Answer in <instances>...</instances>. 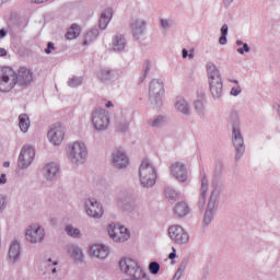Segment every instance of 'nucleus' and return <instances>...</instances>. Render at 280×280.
<instances>
[{"instance_id":"obj_1","label":"nucleus","mask_w":280,"mask_h":280,"mask_svg":"<svg viewBox=\"0 0 280 280\" xmlns=\"http://www.w3.org/2000/svg\"><path fill=\"white\" fill-rule=\"evenodd\" d=\"M34 82V72L25 67L18 71L10 67H0V93H10L16 84L30 86Z\"/></svg>"},{"instance_id":"obj_2","label":"nucleus","mask_w":280,"mask_h":280,"mask_svg":"<svg viewBox=\"0 0 280 280\" xmlns=\"http://www.w3.org/2000/svg\"><path fill=\"white\" fill-rule=\"evenodd\" d=\"M228 124L232 126V143L235 149V161H240L246 152L244 136H242V131L240 130V114L232 110L228 116Z\"/></svg>"},{"instance_id":"obj_3","label":"nucleus","mask_w":280,"mask_h":280,"mask_svg":"<svg viewBox=\"0 0 280 280\" xmlns=\"http://www.w3.org/2000/svg\"><path fill=\"white\" fill-rule=\"evenodd\" d=\"M207 73H208V82L210 93L213 100L220 102L222 100V95H224L223 86L224 82L222 81V74L220 73V69L213 62L207 63Z\"/></svg>"},{"instance_id":"obj_4","label":"nucleus","mask_w":280,"mask_h":280,"mask_svg":"<svg viewBox=\"0 0 280 280\" xmlns=\"http://www.w3.org/2000/svg\"><path fill=\"white\" fill-rule=\"evenodd\" d=\"M66 156L72 165H84L89 159V149L82 141H74L66 147Z\"/></svg>"},{"instance_id":"obj_5","label":"nucleus","mask_w":280,"mask_h":280,"mask_svg":"<svg viewBox=\"0 0 280 280\" xmlns=\"http://www.w3.org/2000/svg\"><path fill=\"white\" fill-rule=\"evenodd\" d=\"M139 180L140 185L145 189H150L156 185V167H154V164L149 159L142 160L140 164Z\"/></svg>"},{"instance_id":"obj_6","label":"nucleus","mask_w":280,"mask_h":280,"mask_svg":"<svg viewBox=\"0 0 280 280\" xmlns=\"http://www.w3.org/2000/svg\"><path fill=\"white\" fill-rule=\"evenodd\" d=\"M165 93L163 81L154 79L149 85V102L153 108H161V100Z\"/></svg>"},{"instance_id":"obj_7","label":"nucleus","mask_w":280,"mask_h":280,"mask_svg":"<svg viewBox=\"0 0 280 280\" xmlns=\"http://www.w3.org/2000/svg\"><path fill=\"white\" fill-rule=\"evenodd\" d=\"M92 124L94 129L101 132L102 130L108 129V124H110V117L108 116V110L105 108H96L92 113Z\"/></svg>"},{"instance_id":"obj_8","label":"nucleus","mask_w":280,"mask_h":280,"mask_svg":"<svg viewBox=\"0 0 280 280\" xmlns=\"http://www.w3.org/2000/svg\"><path fill=\"white\" fill-rule=\"evenodd\" d=\"M220 197V191L218 189H213L211 191L207 210L203 215V226H209L211 222H213V218L215 215V212L218 211V198Z\"/></svg>"},{"instance_id":"obj_9","label":"nucleus","mask_w":280,"mask_h":280,"mask_svg":"<svg viewBox=\"0 0 280 280\" xmlns=\"http://www.w3.org/2000/svg\"><path fill=\"white\" fill-rule=\"evenodd\" d=\"M36 156V151L34 150V147L30 144H25L20 152L19 159H18V167L19 170H27L32 163H34V159Z\"/></svg>"},{"instance_id":"obj_10","label":"nucleus","mask_w":280,"mask_h":280,"mask_svg":"<svg viewBox=\"0 0 280 280\" xmlns=\"http://www.w3.org/2000/svg\"><path fill=\"white\" fill-rule=\"evenodd\" d=\"M108 234L113 242H118L120 244L130 240V231L121 225L109 224Z\"/></svg>"},{"instance_id":"obj_11","label":"nucleus","mask_w":280,"mask_h":280,"mask_svg":"<svg viewBox=\"0 0 280 280\" xmlns=\"http://www.w3.org/2000/svg\"><path fill=\"white\" fill-rule=\"evenodd\" d=\"M85 211L89 218H94V220H100L104 215V208L102 203L95 198H88L84 202Z\"/></svg>"},{"instance_id":"obj_12","label":"nucleus","mask_w":280,"mask_h":280,"mask_svg":"<svg viewBox=\"0 0 280 280\" xmlns=\"http://www.w3.org/2000/svg\"><path fill=\"white\" fill-rule=\"evenodd\" d=\"M65 126L60 124H55L48 130L47 137L48 141L52 143V145H60L62 141H65Z\"/></svg>"},{"instance_id":"obj_13","label":"nucleus","mask_w":280,"mask_h":280,"mask_svg":"<svg viewBox=\"0 0 280 280\" xmlns=\"http://www.w3.org/2000/svg\"><path fill=\"white\" fill-rule=\"evenodd\" d=\"M168 235L175 244H187L189 234L180 225H172L168 228Z\"/></svg>"},{"instance_id":"obj_14","label":"nucleus","mask_w":280,"mask_h":280,"mask_svg":"<svg viewBox=\"0 0 280 280\" xmlns=\"http://www.w3.org/2000/svg\"><path fill=\"white\" fill-rule=\"evenodd\" d=\"M45 240V229L40 225H31L26 230V241L30 244H40Z\"/></svg>"},{"instance_id":"obj_15","label":"nucleus","mask_w":280,"mask_h":280,"mask_svg":"<svg viewBox=\"0 0 280 280\" xmlns=\"http://www.w3.org/2000/svg\"><path fill=\"white\" fill-rule=\"evenodd\" d=\"M171 174L178 183H187V179L189 178V171H187V165L183 162L173 163L171 165Z\"/></svg>"},{"instance_id":"obj_16","label":"nucleus","mask_w":280,"mask_h":280,"mask_svg":"<svg viewBox=\"0 0 280 280\" xmlns=\"http://www.w3.org/2000/svg\"><path fill=\"white\" fill-rule=\"evenodd\" d=\"M112 164L116 170H126L130 165L128 154L124 150L114 151L112 154Z\"/></svg>"},{"instance_id":"obj_17","label":"nucleus","mask_w":280,"mask_h":280,"mask_svg":"<svg viewBox=\"0 0 280 280\" xmlns=\"http://www.w3.org/2000/svg\"><path fill=\"white\" fill-rule=\"evenodd\" d=\"M59 175H60V165H58V163L56 162L47 163L42 168V176H44L46 180H49V182L56 180V178H58Z\"/></svg>"},{"instance_id":"obj_18","label":"nucleus","mask_w":280,"mask_h":280,"mask_svg":"<svg viewBox=\"0 0 280 280\" xmlns=\"http://www.w3.org/2000/svg\"><path fill=\"white\" fill-rule=\"evenodd\" d=\"M90 255L95 259L104 260L108 257V247L102 244H94L90 247Z\"/></svg>"},{"instance_id":"obj_19","label":"nucleus","mask_w":280,"mask_h":280,"mask_svg":"<svg viewBox=\"0 0 280 280\" xmlns=\"http://www.w3.org/2000/svg\"><path fill=\"white\" fill-rule=\"evenodd\" d=\"M131 32L135 38L137 39L141 38V36L145 34V21L141 19L132 20Z\"/></svg>"},{"instance_id":"obj_20","label":"nucleus","mask_w":280,"mask_h":280,"mask_svg":"<svg viewBox=\"0 0 280 280\" xmlns=\"http://www.w3.org/2000/svg\"><path fill=\"white\" fill-rule=\"evenodd\" d=\"M68 255L74 264H82L84 261V252L77 245L68 246Z\"/></svg>"},{"instance_id":"obj_21","label":"nucleus","mask_w":280,"mask_h":280,"mask_svg":"<svg viewBox=\"0 0 280 280\" xmlns=\"http://www.w3.org/2000/svg\"><path fill=\"white\" fill-rule=\"evenodd\" d=\"M175 109L177 110V113H182V115H185L186 117H189V115H191L189 102H187V100H185V97L183 96L176 97Z\"/></svg>"},{"instance_id":"obj_22","label":"nucleus","mask_w":280,"mask_h":280,"mask_svg":"<svg viewBox=\"0 0 280 280\" xmlns=\"http://www.w3.org/2000/svg\"><path fill=\"white\" fill-rule=\"evenodd\" d=\"M21 259V243L19 241H13L9 248V261L11 264H16Z\"/></svg>"},{"instance_id":"obj_23","label":"nucleus","mask_w":280,"mask_h":280,"mask_svg":"<svg viewBox=\"0 0 280 280\" xmlns=\"http://www.w3.org/2000/svg\"><path fill=\"white\" fill-rule=\"evenodd\" d=\"M201 176L199 203L205 207V203L207 202V194L209 192V179H207V173H205V171L201 172Z\"/></svg>"},{"instance_id":"obj_24","label":"nucleus","mask_w":280,"mask_h":280,"mask_svg":"<svg viewBox=\"0 0 280 280\" xmlns=\"http://www.w3.org/2000/svg\"><path fill=\"white\" fill-rule=\"evenodd\" d=\"M128 45V42L126 40V37L121 34H117L113 38V49L114 51H117L118 54H121V51H126V47Z\"/></svg>"},{"instance_id":"obj_25","label":"nucleus","mask_w":280,"mask_h":280,"mask_svg":"<svg viewBox=\"0 0 280 280\" xmlns=\"http://www.w3.org/2000/svg\"><path fill=\"white\" fill-rule=\"evenodd\" d=\"M112 19H113V9L110 8L105 9L101 14L100 24H98L100 28L105 30L106 27H108V23H110Z\"/></svg>"},{"instance_id":"obj_26","label":"nucleus","mask_w":280,"mask_h":280,"mask_svg":"<svg viewBox=\"0 0 280 280\" xmlns=\"http://www.w3.org/2000/svg\"><path fill=\"white\" fill-rule=\"evenodd\" d=\"M205 106H207V98L205 96L195 101V110L198 113L199 117H205V115H207Z\"/></svg>"},{"instance_id":"obj_27","label":"nucleus","mask_w":280,"mask_h":280,"mask_svg":"<svg viewBox=\"0 0 280 280\" xmlns=\"http://www.w3.org/2000/svg\"><path fill=\"white\" fill-rule=\"evenodd\" d=\"M97 78L101 82H110V80L115 79V71L105 68L98 71Z\"/></svg>"},{"instance_id":"obj_28","label":"nucleus","mask_w":280,"mask_h":280,"mask_svg":"<svg viewBox=\"0 0 280 280\" xmlns=\"http://www.w3.org/2000/svg\"><path fill=\"white\" fill-rule=\"evenodd\" d=\"M174 211L177 218H185V215H189V206L185 201H180L175 206Z\"/></svg>"},{"instance_id":"obj_29","label":"nucleus","mask_w":280,"mask_h":280,"mask_svg":"<svg viewBox=\"0 0 280 280\" xmlns=\"http://www.w3.org/2000/svg\"><path fill=\"white\" fill-rule=\"evenodd\" d=\"M30 116L27 114H21L19 116V128L21 132H27L30 130Z\"/></svg>"},{"instance_id":"obj_30","label":"nucleus","mask_w":280,"mask_h":280,"mask_svg":"<svg viewBox=\"0 0 280 280\" xmlns=\"http://www.w3.org/2000/svg\"><path fill=\"white\" fill-rule=\"evenodd\" d=\"M80 32H81L80 25L72 24L69 27L68 32L66 33L67 40H73V39L78 38V36H80Z\"/></svg>"},{"instance_id":"obj_31","label":"nucleus","mask_w":280,"mask_h":280,"mask_svg":"<svg viewBox=\"0 0 280 280\" xmlns=\"http://www.w3.org/2000/svg\"><path fill=\"white\" fill-rule=\"evenodd\" d=\"M164 196L167 200L176 201L177 198H180V192L172 186H166L164 189Z\"/></svg>"},{"instance_id":"obj_32","label":"nucleus","mask_w":280,"mask_h":280,"mask_svg":"<svg viewBox=\"0 0 280 280\" xmlns=\"http://www.w3.org/2000/svg\"><path fill=\"white\" fill-rule=\"evenodd\" d=\"M100 36V31L97 28L91 30L85 34L83 45H91Z\"/></svg>"},{"instance_id":"obj_33","label":"nucleus","mask_w":280,"mask_h":280,"mask_svg":"<svg viewBox=\"0 0 280 280\" xmlns=\"http://www.w3.org/2000/svg\"><path fill=\"white\" fill-rule=\"evenodd\" d=\"M82 82H84V78L73 75L68 80V86L70 89H78V86H82Z\"/></svg>"},{"instance_id":"obj_34","label":"nucleus","mask_w":280,"mask_h":280,"mask_svg":"<svg viewBox=\"0 0 280 280\" xmlns=\"http://www.w3.org/2000/svg\"><path fill=\"white\" fill-rule=\"evenodd\" d=\"M121 207L124 211H128L129 213L131 211H135V209H137V205L135 203V199L132 198H126Z\"/></svg>"},{"instance_id":"obj_35","label":"nucleus","mask_w":280,"mask_h":280,"mask_svg":"<svg viewBox=\"0 0 280 280\" xmlns=\"http://www.w3.org/2000/svg\"><path fill=\"white\" fill-rule=\"evenodd\" d=\"M66 233L70 237H77V238L82 237V232L80 231V229L73 228V225H67L66 226Z\"/></svg>"},{"instance_id":"obj_36","label":"nucleus","mask_w":280,"mask_h":280,"mask_svg":"<svg viewBox=\"0 0 280 280\" xmlns=\"http://www.w3.org/2000/svg\"><path fill=\"white\" fill-rule=\"evenodd\" d=\"M149 124L152 128H161L165 124V117L156 116L154 119L149 120Z\"/></svg>"},{"instance_id":"obj_37","label":"nucleus","mask_w":280,"mask_h":280,"mask_svg":"<svg viewBox=\"0 0 280 280\" xmlns=\"http://www.w3.org/2000/svg\"><path fill=\"white\" fill-rule=\"evenodd\" d=\"M46 266L51 275H56V272H58V269L56 268V266H58V260H51V258H48L46 260Z\"/></svg>"},{"instance_id":"obj_38","label":"nucleus","mask_w":280,"mask_h":280,"mask_svg":"<svg viewBox=\"0 0 280 280\" xmlns=\"http://www.w3.org/2000/svg\"><path fill=\"white\" fill-rule=\"evenodd\" d=\"M160 270H161V265L158 261H151L149 264V272L151 275H159Z\"/></svg>"},{"instance_id":"obj_39","label":"nucleus","mask_w":280,"mask_h":280,"mask_svg":"<svg viewBox=\"0 0 280 280\" xmlns=\"http://www.w3.org/2000/svg\"><path fill=\"white\" fill-rule=\"evenodd\" d=\"M148 73H150V61H145L142 67V74L140 77V82H143L145 78H148Z\"/></svg>"},{"instance_id":"obj_40","label":"nucleus","mask_w":280,"mask_h":280,"mask_svg":"<svg viewBox=\"0 0 280 280\" xmlns=\"http://www.w3.org/2000/svg\"><path fill=\"white\" fill-rule=\"evenodd\" d=\"M185 268H186L185 262H180L172 280H180V277H183V272H185Z\"/></svg>"},{"instance_id":"obj_41","label":"nucleus","mask_w":280,"mask_h":280,"mask_svg":"<svg viewBox=\"0 0 280 280\" xmlns=\"http://www.w3.org/2000/svg\"><path fill=\"white\" fill-rule=\"evenodd\" d=\"M5 207H8V196L0 194V213L5 211Z\"/></svg>"},{"instance_id":"obj_42","label":"nucleus","mask_w":280,"mask_h":280,"mask_svg":"<svg viewBox=\"0 0 280 280\" xmlns=\"http://www.w3.org/2000/svg\"><path fill=\"white\" fill-rule=\"evenodd\" d=\"M250 51V46L247 44H243V47L237 48V54H241V56H244V54H248Z\"/></svg>"},{"instance_id":"obj_43","label":"nucleus","mask_w":280,"mask_h":280,"mask_svg":"<svg viewBox=\"0 0 280 280\" xmlns=\"http://www.w3.org/2000/svg\"><path fill=\"white\" fill-rule=\"evenodd\" d=\"M242 93V88L240 85H235L231 89L230 95H233V97H237Z\"/></svg>"},{"instance_id":"obj_44","label":"nucleus","mask_w":280,"mask_h":280,"mask_svg":"<svg viewBox=\"0 0 280 280\" xmlns=\"http://www.w3.org/2000/svg\"><path fill=\"white\" fill-rule=\"evenodd\" d=\"M128 128H130V125L126 121L118 124L119 132H128Z\"/></svg>"},{"instance_id":"obj_45","label":"nucleus","mask_w":280,"mask_h":280,"mask_svg":"<svg viewBox=\"0 0 280 280\" xmlns=\"http://www.w3.org/2000/svg\"><path fill=\"white\" fill-rule=\"evenodd\" d=\"M161 27H163V30H170V27H172V21L162 19Z\"/></svg>"},{"instance_id":"obj_46","label":"nucleus","mask_w":280,"mask_h":280,"mask_svg":"<svg viewBox=\"0 0 280 280\" xmlns=\"http://www.w3.org/2000/svg\"><path fill=\"white\" fill-rule=\"evenodd\" d=\"M54 49H56V46H54L52 42H49L47 44V48L45 49V54L49 55V54H51V51H54Z\"/></svg>"},{"instance_id":"obj_47","label":"nucleus","mask_w":280,"mask_h":280,"mask_svg":"<svg viewBox=\"0 0 280 280\" xmlns=\"http://www.w3.org/2000/svg\"><path fill=\"white\" fill-rule=\"evenodd\" d=\"M221 36H229V24H223L221 27Z\"/></svg>"},{"instance_id":"obj_48","label":"nucleus","mask_w":280,"mask_h":280,"mask_svg":"<svg viewBox=\"0 0 280 280\" xmlns=\"http://www.w3.org/2000/svg\"><path fill=\"white\" fill-rule=\"evenodd\" d=\"M219 43L220 45H226V43H229V39H226V35H221V37L219 38Z\"/></svg>"},{"instance_id":"obj_49","label":"nucleus","mask_w":280,"mask_h":280,"mask_svg":"<svg viewBox=\"0 0 280 280\" xmlns=\"http://www.w3.org/2000/svg\"><path fill=\"white\" fill-rule=\"evenodd\" d=\"M8 183V178L5 177V174H1L0 176V185H5Z\"/></svg>"},{"instance_id":"obj_50","label":"nucleus","mask_w":280,"mask_h":280,"mask_svg":"<svg viewBox=\"0 0 280 280\" xmlns=\"http://www.w3.org/2000/svg\"><path fill=\"white\" fill-rule=\"evenodd\" d=\"M235 0H223V5L224 8H231V4L234 2Z\"/></svg>"},{"instance_id":"obj_51","label":"nucleus","mask_w":280,"mask_h":280,"mask_svg":"<svg viewBox=\"0 0 280 280\" xmlns=\"http://www.w3.org/2000/svg\"><path fill=\"white\" fill-rule=\"evenodd\" d=\"M5 36H8V31H5V28H1L0 30V38H5Z\"/></svg>"},{"instance_id":"obj_52","label":"nucleus","mask_w":280,"mask_h":280,"mask_svg":"<svg viewBox=\"0 0 280 280\" xmlns=\"http://www.w3.org/2000/svg\"><path fill=\"white\" fill-rule=\"evenodd\" d=\"M182 56H183V58H188V57H189V50H187L186 48H184V49L182 50Z\"/></svg>"},{"instance_id":"obj_53","label":"nucleus","mask_w":280,"mask_h":280,"mask_svg":"<svg viewBox=\"0 0 280 280\" xmlns=\"http://www.w3.org/2000/svg\"><path fill=\"white\" fill-rule=\"evenodd\" d=\"M168 259H176V248H173V252L168 255Z\"/></svg>"},{"instance_id":"obj_54","label":"nucleus","mask_w":280,"mask_h":280,"mask_svg":"<svg viewBox=\"0 0 280 280\" xmlns=\"http://www.w3.org/2000/svg\"><path fill=\"white\" fill-rule=\"evenodd\" d=\"M3 56H8V50H5V48H0V58H3Z\"/></svg>"},{"instance_id":"obj_55","label":"nucleus","mask_w":280,"mask_h":280,"mask_svg":"<svg viewBox=\"0 0 280 280\" xmlns=\"http://www.w3.org/2000/svg\"><path fill=\"white\" fill-rule=\"evenodd\" d=\"M45 1H47V0H31V3H35V4L39 5V3H45Z\"/></svg>"},{"instance_id":"obj_56","label":"nucleus","mask_w":280,"mask_h":280,"mask_svg":"<svg viewBox=\"0 0 280 280\" xmlns=\"http://www.w3.org/2000/svg\"><path fill=\"white\" fill-rule=\"evenodd\" d=\"M236 45H237V47H242V45L244 46V45H246V43L238 39V40H236Z\"/></svg>"},{"instance_id":"obj_57","label":"nucleus","mask_w":280,"mask_h":280,"mask_svg":"<svg viewBox=\"0 0 280 280\" xmlns=\"http://www.w3.org/2000/svg\"><path fill=\"white\" fill-rule=\"evenodd\" d=\"M113 101H108L107 103H106V108H113Z\"/></svg>"},{"instance_id":"obj_58","label":"nucleus","mask_w":280,"mask_h":280,"mask_svg":"<svg viewBox=\"0 0 280 280\" xmlns=\"http://www.w3.org/2000/svg\"><path fill=\"white\" fill-rule=\"evenodd\" d=\"M215 174L217 175L222 174V165H219V168L215 171Z\"/></svg>"},{"instance_id":"obj_59","label":"nucleus","mask_w":280,"mask_h":280,"mask_svg":"<svg viewBox=\"0 0 280 280\" xmlns=\"http://www.w3.org/2000/svg\"><path fill=\"white\" fill-rule=\"evenodd\" d=\"M188 58H194V50H190V52L188 54Z\"/></svg>"},{"instance_id":"obj_60","label":"nucleus","mask_w":280,"mask_h":280,"mask_svg":"<svg viewBox=\"0 0 280 280\" xmlns=\"http://www.w3.org/2000/svg\"><path fill=\"white\" fill-rule=\"evenodd\" d=\"M3 166H4V167H10V162H4V163H3Z\"/></svg>"},{"instance_id":"obj_61","label":"nucleus","mask_w":280,"mask_h":280,"mask_svg":"<svg viewBox=\"0 0 280 280\" xmlns=\"http://www.w3.org/2000/svg\"><path fill=\"white\" fill-rule=\"evenodd\" d=\"M3 5V0H0V8Z\"/></svg>"},{"instance_id":"obj_62","label":"nucleus","mask_w":280,"mask_h":280,"mask_svg":"<svg viewBox=\"0 0 280 280\" xmlns=\"http://www.w3.org/2000/svg\"><path fill=\"white\" fill-rule=\"evenodd\" d=\"M234 84H240V82L237 80H234Z\"/></svg>"}]
</instances>
